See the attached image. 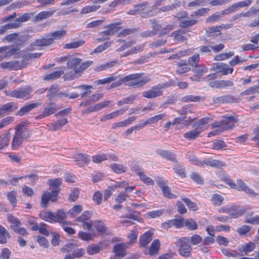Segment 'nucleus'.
<instances>
[{
	"label": "nucleus",
	"mask_w": 259,
	"mask_h": 259,
	"mask_svg": "<svg viewBox=\"0 0 259 259\" xmlns=\"http://www.w3.org/2000/svg\"><path fill=\"white\" fill-rule=\"evenodd\" d=\"M102 97H103L102 94L99 93V94H95V95L92 96L91 97H90V98L89 99H88L87 100L82 101L80 104L79 106H87L89 105H90V104L97 101L98 100H99Z\"/></svg>",
	"instance_id": "2f4dec72"
},
{
	"label": "nucleus",
	"mask_w": 259,
	"mask_h": 259,
	"mask_svg": "<svg viewBox=\"0 0 259 259\" xmlns=\"http://www.w3.org/2000/svg\"><path fill=\"white\" fill-rule=\"evenodd\" d=\"M195 66L194 72L197 76H201L208 71V68L204 65H199Z\"/></svg>",
	"instance_id": "6e6d98bb"
},
{
	"label": "nucleus",
	"mask_w": 259,
	"mask_h": 259,
	"mask_svg": "<svg viewBox=\"0 0 259 259\" xmlns=\"http://www.w3.org/2000/svg\"><path fill=\"white\" fill-rule=\"evenodd\" d=\"M9 135L10 133H8L4 136H0V150L8 146L10 142Z\"/></svg>",
	"instance_id": "37998d69"
},
{
	"label": "nucleus",
	"mask_w": 259,
	"mask_h": 259,
	"mask_svg": "<svg viewBox=\"0 0 259 259\" xmlns=\"http://www.w3.org/2000/svg\"><path fill=\"white\" fill-rule=\"evenodd\" d=\"M121 24V22H116L105 26V28L106 29L101 32L100 35L102 36H110L113 35L121 28L120 26Z\"/></svg>",
	"instance_id": "f8f14e48"
},
{
	"label": "nucleus",
	"mask_w": 259,
	"mask_h": 259,
	"mask_svg": "<svg viewBox=\"0 0 259 259\" xmlns=\"http://www.w3.org/2000/svg\"><path fill=\"white\" fill-rule=\"evenodd\" d=\"M18 109V106L14 102H9L0 106V118L9 114L10 112Z\"/></svg>",
	"instance_id": "2eb2a0df"
},
{
	"label": "nucleus",
	"mask_w": 259,
	"mask_h": 259,
	"mask_svg": "<svg viewBox=\"0 0 259 259\" xmlns=\"http://www.w3.org/2000/svg\"><path fill=\"white\" fill-rule=\"evenodd\" d=\"M234 55V53L233 52H229V53H223L216 55L214 59L216 61L224 60L229 58Z\"/></svg>",
	"instance_id": "5fc2aeb1"
},
{
	"label": "nucleus",
	"mask_w": 259,
	"mask_h": 259,
	"mask_svg": "<svg viewBox=\"0 0 259 259\" xmlns=\"http://www.w3.org/2000/svg\"><path fill=\"white\" fill-rule=\"evenodd\" d=\"M33 90L30 85L19 88L13 91H5L7 96L23 100H27L32 97Z\"/></svg>",
	"instance_id": "20e7f679"
},
{
	"label": "nucleus",
	"mask_w": 259,
	"mask_h": 259,
	"mask_svg": "<svg viewBox=\"0 0 259 259\" xmlns=\"http://www.w3.org/2000/svg\"><path fill=\"white\" fill-rule=\"evenodd\" d=\"M161 190L162 191L163 195L164 197L169 199L176 198V195L171 192L170 188L167 186H166L165 187L162 188Z\"/></svg>",
	"instance_id": "69168bd1"
},
{
	"label": "nucleus",
	"mask_w": 259,
	"mask_h": 259,
	"mask_svg": "<svg viewBox=\"0 0 259 259\" xmlns=\"http://www.w3.org/2000/svg\"><path fill=\"white\" fill-rule=\"evenodd\" d=\"M38 106L39 104L37 103L26 104L17 112L16 115L23 116Z\"/></svg>",
	"instance_id": "6ab92c4d"
},
{
	"label": "nucleus",
	"mask_w": 259,
	"mask_h": 259,
	"mask_svg": "<svg viewBox=\"0 0 259 259\" xmlns=\"http://www.w3.org/2000/svg\"><path fill=\"white\" fill-rule=\"evenodd\" d=\"M100 250L101 247L99 245L93 244L88 247L87 252L89 255H93L98 253Z\"/></svg>",
	"instance_id": "338daca9"
},
{
	"label": "nucleus",
	"mask_w": 259,
	"mask_h": 259,
	"mask_svg": "<svg viewBox=\"0 0 259 259\" xmlns=\"http://www.w3.org/2000/svg\"><path fill=\"white\" fill-rule=\"evenodd\" d=\"M93 225L99 232L105 233L106 231V227L102 221H95L93 222Z\"/></svg>",
	"instance_id": "de8ad7c7"
},
{
	"label": "nucleus",
	"mask_w": 259,
	"mask_h": 259,
	"mask_svg": "<svg viewBox=\"0 0 259 259\" xmlns=\"http://www.w3.org/2000/svg\"><path fill=\"white\" fill-rule=\"evenodd\" d=\"M117 63L116 61H113L108 62L106 64L99 65L95 68V70L97 71H100L102 70H105L109 68L114 66Z\"/></svg>",
	"instance_id": "864d4df0"
},
{
	"label": "nucleus",
	"mask_w": 259,
	"mask_h": 259,
	"mask_svg": "<svg viewBox=\"0 0 259 259\" xmlns=\"http://www.w3.org/2000/svg\"><path fill=\"white\" fill-rule=\"evenodd\" d=\"M58 190H53L51 192L43 193L41 198V206L42 207H47L50 200L52 202L56 201L58 198Z\"/></svg>",
	"instance_id": "9b49d317"
},
{
	"label": "nucleus",
	"mask_w": 259,
	"mask_h": 259,
	"mask_svg": "<svg viewBox=\"0 0 259 259\" xmlns=\"http://www.w3.org/2000/svg\"><path fill=\"white\" fill-rule=\"evenodd\" d=\"M160 243L158 239L154 240L149 248V254L151 256L158 254L160 249Z\"/></svg>",
	"instance_id": "cd10ccee"
},
{
	"label": "nucleus",
	"mask_w": 259,
	"mask_h": 259,
	"mask_svg": "<svg viewBox=\"0 0 259 259\" xmlns=\"http://www.w3.org/2000/svg\"><path fill=\"white\" fill-rule=\"evenodd\" d=\"M66 34L65 30L56 31L46 35L41 38L35 40L33 42V45L37 47L48 46L53 44L55 40L63 38Z\"/></svg>",
	"instance_id": "7ed1b4c3"
},
{
	"label": "nucleus",
	"mask_w": 259,
	"mask_h": 259,
	"mask_svg": "<svg viewBox=\"0 0 259 259\" xmlns=\"http://www.w3.org/2000/svg\"><path fill=\"white\" fill-rule=\"evenodd\" d=\"M137 96L135 95L130 96L126 98L123 99L122 100H119L117 102V104L119 106H121L124 104H132L134 101L137 98Z\"/></svg>",
	"instance_id": "603ef678"
},
{
	"label": "nucleus",
	"mask_w": 259,
	"mask_h": 259,
	"mask_svg": "<svg viewBox=\"0 0 259 259\" xmlns=\"http://www.w3.org/2000/svg\"><path fill=\"white\" fill-rule=\"evenodd\" d=\"M245 223L252 225L259 224V215H255L252 218H249L248 215L245 216Z\"/></svg>",
	"instance_id": "774afa93"
},
{
	"label": "nucleus",
	"mask_w": 259,
	"mask_h": 259,
	"mask_svg": "<svg viewBox=\"0 0 259 259\" xmlns=\"http://www.w3.org/2000/svg\"><path fill=\"white\" fill-rule=\"evenodd\" d=\"M10 237L9 233L5 227L0 224V243L5 244L7 242V238Z\"/></svg>",
	"instance_id": "4c0bfd02"
},
{
	"label": "nucleus",
	"mask_w": 259,
	"mask_h": 259,
	"mask_svg": "<svg viewBox=\"0 0 259 259\" xmlns=\"http://www.w3.org/2000/svg\"><path fill=\"white\" fill-rule=\"evenodd\" d=\"M246 210L245 208H241L238 205L230 204L219 208L218 211L229 214L231 218L235 219L242 215Z\"/></svg>",
	"instance_id": "39448f33"
},
{
	"label": "nucleus",
	"mask_w": 259,
	"mask_h": 259,
	"mask_svg": "<svg viewBox=\"0 0 259 259\" xmlns=\"http://www.w3.org/2000/svg\"><path fill=\"white\" fill-rule=\"evenodd\" d=\"M165 114L164 113L160 114L153 117H150L147 120H146L148 124H151L153 123H155L158 121L159 120L163 119L164 117H165Z\"/></svg>",
	"instance_id": "e2e57ef3"
},
{
	"label": "nucleus",
	"mask_w": 259,
	"mask_h": 259,
	"mask_svg": "<svg viewBox=\"0 0 259 259\" xmlns=\"http://www.w3.org/2000/svg\"><path fill=\"white\" fill-rule=\"evenodd\" d=\"M252 229V227L248 225H242L237 229V232L241 236L246 235Z\"/></svg>",
	"instance_id": "bf43d9fd"
},
{
	"label": "nucleus",
	"mask_w": 259,
	"mask_h": 259,
	"mask_svg": "<svg viewBox=\"0 0 259 259\" xmlns=\"http://www.w3.org/2000/svg\"><path fill=\"white\" fill-rule=\"evenodd\" d=\"M81 61V60L78 58H73L68 61L67 65L68 68L73 69L74 71V72L72 73V75L70 76L71 79L73 78L74 75L76 73H78L77 70L79 69Z\"/></svg>",
	"instance_id": "f3484780"
},
{
	"label": "nucleus",
	"mask_w": 259,
	"mask_h": 259,
	"mask_svg": "<svg viewBox=\"0 0 259 259\" xmlns=\"http://www.w3.org/2000/svg\"><path fill=\"white\" fill-rule=\"evenodd\" d=\"M126 109L122 108L119 110H116L114 112H112L111 113L107 114L105 115L102 119L101 121H106L108 120H110L113 119L114 118H116L118 117L119 115L123 114Z\"/></svg>",
	"instance_id": "7c9ffc66"
},
{
	"label": "nucleus",
	"mask_w": 259,
	"mask_h": 259,
	"mask_svg": "<svg viewBox=\"0 0 259 259\" xmlns=\"http://www.w3.org/2000/svg\"><path fill=\"white\" fill-rule=\"evenodd\" d=\"M92 216V213L90 211H84L82 214L79 217L75 219L76 222H84L89 220Z\"/></svg>",
	"instance_id": "0e129e2a"
},
{
	"label": "nucleus",
	"mask_w": 259,
	"mask_h": 259,
	"mask_svg": "<svg viewBox=\"0 0 259 259\" xmlns=\"http://www.w3.org/2000/svg\"><path fill=\"white\" fill-rule=\"evenodd\" d=\"M19 50H0V61L3 59L17 54Z\"/></svg>",
	"instance_id": "72a5a7b5"
},
{
	"label": "nucleus",
	"mask_w": 259,
	"mask_h": 259,
	"mask_svg": "<svg viewBox=\"0 0 259 259\" xmlns=\"http://www.w3.org/2000/svg\"><path fill=\"white\" fill-rule=\"evenodd\" d=\"M189 242L188 237H182L178 240L176 244L179 246V252L181 256L188 257L191 255L192 248L189 244Z\"/></svg>",
	"instance_id": "1a4fd4ad"
},
{
	"label": "nucleus",
	"mask_w": 259,
	"mask_h": 259,
	"mask_svg": "<svg viewBox=\"0 0 259 259\" xmlns=\"http://www.w3.org/2000/svg\"><path fill=\"white\" fill-rule=\"evenodd\" d=\"M56 10H51L50 11H42L38 13L35 16V19L37 21H41L52 16L55 12Z\"/></svg>",
	"instance_id": "c85d7f7f"
},
{
	"label": "nucleus",
	"mask_w": 259,
	"mask_h": 259,
	"mask_svg": "<svg viewBox=\"0 0 259 259\" xmlns=\"http://www.w3.org/2000/svg\"><path fill=\"white\" fill-rule=\"evenodd\" d=\"M73 158L76 162H81L82 163L88 164L91 161L90 156L84 153H77L74 154Z\"/></svg>",
	"instance_id": "393cba45"
},
{
	"label": "nucleus",
	"mask_w": 259,
	"mask_h": 259,
	"mask_svg": "<svg viewBox=\"0 0 259 259\" xmlns=\"http://www.w3.org/2000/svg\"><path fill=\"white\" fill-rule=\"evenodd\" d=\"M164 87L163 84H158L152 87L149 90L144 92L142 94L143 96L146 98L152 99L162 95V89Z\"/></svg>",
	"instance_id": "9d476101"
},
{
	"label": "nucleus",
	"mask_w": 259,
	"mask_h": 259,
	"mask_svg": "<svg viewBox=\"0 0 259 259\" xmlns=\"http://www.w3.org/2000/svg\"><path fill=\"white\" fill-rule=\"evenodd\" d=\"M237 98L230 95H225L218 97H214L213 99V103L216 104L233 103L237 102Z\"/></svg>",
	"instance_id": "ddd939ff"
},
{
	"label": "nucleus",
	"mask_w": 259,
	"mask_h": 259,
	"mask_svg": "<svg viewBox=\"0 0 259 259\" xmlns=\"http://www.w3.org/2000/svg\"><path fill=\"white\" fill-rule=\"evenodd\" d=\"M143 73L131 74L119 79L117 81L112 83L110 88H114L124 83L125 85L134 88L141 87L150 81L148 76H143Z\"/></svg>",
	"instance_id": "f257e3e1"
},
{
	"label": "nucleus",
	"mask_w": 259,
	"mask_h": 259,
	"mask_svg": "<svg viewBox=\"0 0 259 259\" xmlns=\"http://www.w3.org/2000/svg\"><path fill=\"white\" fill-rule=\"evenodd\" d=\"M203 130L200 127H196L194 130L185 133L184 137L188 140H193L199 137Z\"/></svg>",
	"instance_id": "aec40b11"
},
{
	"label": "nucleus",
	"mask_w": 259,
	"mask_h": 259,
	"mask_svg": "<svg viewBox=\"0 0 259 259\" xmlns=\"http://www.w3.org/2000/svg\"><path fill=\"white\" fill-rule=\"evenodd\" d=\"M67 215L63 209H59L56 213H54V222H58L61 225L66 222Z\"/></svg>",
	"instance_id": "a878e982"
},
{
	"label": "nucleus",
	"mask_w": 259,
	"mask_h": 259,
	"mask_svg": "<svg viewBox=\"0 0 259 259\" xmlns=\"http://www.w3.org/2000/svg\"><path fill=\"white\" fill-rule=\"evenodd\" d=\"M255 248V243L250 241L243 245L238 247L237 249L244 255H248V254L254 250Z\"/></svg>",
	"instance_id": "a211bd4d"
},
{
	"label": "nucleus",
	"mask_w": 259,
	"mask_h": 259,
	"mask_svg": "<svg viewBox=\"0 0 259 259\" xmlns=\"http://www.w3.org/2000/svg\"><path fill=\"white\" fill-rule=\"evenodd\" d=\"M7 198L9 200V202L12 204L13 207L16 206V204L17 202V193L16 191H12L8 193L7 194Z\"/></svg>",
	"instance_id": "09e8293b"
},
{
	"label": "nucleus",
	"mask_w": 259,
	"mask_h": 259,
	"mask_svg": "<svg viewBox=\"0 0 259 259\" xmlns=\"http://www.w3.org/2000/svg\"><path fill=\"white\" fill-rule=\"evenodd\" d=\"M175 172L182 178L186 177L185 168L183 165L177 164L174 167Z\"/></svg>",
	"instance_id": "4d7b16f0"
},
{
	"label": "nucleus",
	"mask_w": 259,
	"mask_h": 259,
	"mask_svg": "<svg viewBox=\"0 0 259 259\" xmlns=\"http://www.w3.org/2000/svg\"><path fill=\"white\" fill-rule=\"evenodd\" d=\"M206 34L208 37H217L221 34L219 28L217 26L209 27L206 30Z\"/></svg>",
	"instance_id": "c9c22d12"
},
{
	"label": "nucleus",
	"mask_w": 259,
	"mask_h": 259,
	"mask_svg": "<svg viewBox=\"0 0 259 259\" xmlns=\"http://www.w3.org/2000/svg\"><path fill=\"white\" fill-rule=\"evenodd\" d=\"M153 233L150 231L146 232L140 237V247H145L152 239Z\"/></svg>",
	"instance_id": "412c9836"
},
{
	"label": "nucleus",
	"mask_w": 259,
	"mask_h": 259,
	"mask_svg": "<svg viewBox=\"0 0 259 259\" xmlns=\"http://www.w3.org/2000/svg\"><path fill=\"white\" fill-rule=\"evenodd\" d=\"M40 217L42 220L47 222L54 223V213L53 212L50 211L44 212L40 214Z\"/></svg>",
	"instance_id": "13d9d810"
},
{
	"label": "nucleus",
	"mask_w": 259,
	"mask_h": 259,
	"mask_svg": "<svg viewBox=\"0 0 259 259\" xmlns=\"http://www.w3.org/2000/svg\"><path fill=\"white\" fill-rule=\"evenodd\" d=\"M113 249L115 255L113 257H111L110 259H120L124 256L126 254L125 245L123 244L115 245Z\"/></svg>",
	"instance_id": "dca6fc26"
},
{
	"label": "nucleus",
	"mask_w": 259,
	"mask_h": 259,
	"mask_svg": "<svg viewBox=\"0 0 259 259\" xmlns=\"http://www.w3.org/2000/svg\"><path fill=\"white\" fill-rule=\"evenodd\" d=\"M100 8V6H88L83 8L81 11L80 14H87L91 12H95Z\"/></svg>",
	"instance_id": "3c124183"
},
{
	"label": "nucleus",
	"mask_w": 259,
	"mask_h": 259,
	"mask_svg": "<svg viewBox=\"0 0 259 259\" xmlns=\"http://www.w3.org/2000/svg\"><path fill=\"white\" fill-rule=\"evenodd\" d=\"M110 167L114 172L118 174L126 172L127 169V167L124 165L116 163L111 164Z\"/></svg>",
	"instance_id": "c756f323"
},
{
	"label": "nucleus",
	"mask_w": 259,
	"mask_h": 259,
	"mask_svg": "<svg viewBox=\"0 0 259 259\" xmlns=\"http://www.w3.org/2000/svg\"><path fill=\"white\" fill-rule=\"evenodd\" d=\"M82 210V207L80 205H76L69 210L67 213L71 218H74L80 213Z\"/></svg>",
	"instance_id": "a19ab883"
},
{
	"label": "nucleus",
	"mask_w": 259,
	"mask_h": 259,
	"mask_svg": "<svg viewBox=\"0 0 259 259\" xmlns=\"http://www.w3.org/2000/svg\"><path fill=\"white\" fill-rule=\"evenodd\" d=\"M57 110V107L55 104L51 103L49 104L46 107L44 108L42 113L40 114L39 118H44L56 112Z\"/></svg>",
	"instance_id": "b1692460"
},
{
	"label": "nucleus",
	"mask_w": 259,
	"mask_h": 259,
	"mask_svg": "<svg viewBox=\"0 0 259 259\" xmlns=\"http://www.w3.org/2000/svg\"><path fill=\"white\" fill-rule=\"evenodd\" d=\"M137 174L139 177L140 180L146 185L152 186L154 185V181L142 171H138Z\"/></svg>",
	"instance_id": "e433bc0d"
},
{
	"label": "nucleus",
	"mask_w": 259,
	"mask_h": 259,
	"mask_svg": "<svg viewBox=\"0 0 259 259\" xmlns=\"http://www.w3.org/2000/svg\"><path fill=\"white\" fill-rule=\"evenodd\" d=\"M203 163L206 165H208L214 167H220L223 165L222 162L221 161L211 158H207L204 159Z\"/></svg>",
	"instance_id": "a18cd8bd"
},
{
	"label": "nucleus",
	"mask_w": 259,
	"mask_h": 259,
	"mask_svg": "<svg viewBox=\"0 0 259 259\" xmlns=\"http://www.w3.org/2000/svg\"><path fill=\"white\" fill-rule=\"evenodd\" d=\"M148 5L147 2L136 5L138 14H140L142 17H149L151 16L150 11L146 7Z\"/></svg>",
	"instance_id": "4be33fe9"
},
{
	"label": "nucleus",
	"mask_w": 259,
	"mask_h": 259,
	"mask_svg": "<svg viewBox=\"0 0 259 259\" xmlns=\"http://www.w3.org/2000/svg\"><path fill=\"white\" fill-rule=\"evenodd\" d=\"M63 74V71H57L46 75L44 78L46 80H54L58 78Z\"/></svg>",
	"instance_id": "49530a36"
},
{
	"label": "nucleus",
	"mask_w": 259,
	"mask_h": 259,
	"mask_svg": "<svg viewBox=\"0 0 259 259\" xmlns=\"http://www.w3.org/2000/svg\"><path fill=\"white\" fill-rule=\"evenodd\" d=\"M224 200V197L218 194H213L210 199L211 203L215 206H220Z\"/></svg>",
	"instance_id": "ea45409f"
},
{
	"label": "nucleus",
	"mask_w": 259,
	"mask_h": 259,
	"mask_svg": "<svg viewBox=\"0 0 259 259\" xmlns=\"http://www.w3.org/2000/svg\"><path fill=\"white\" fill-rule=\"evenodd\" d=\"M213 69L216 70L219 73L223 75H227L232 73L234 69L230 67L229 66L225 63H217L213 64Z\"/></svg>",
	"instance_id": "4468645a"
},
{
	"label": "nucleus",
	"mask_w": 259,
	"mask_h": 259,
	"mask_svg": "<svg viewBox=\"0 0 259 259\" xmlns=\"http://www.w3.org/2000/svg\"><path fill=\"white\" fill-rule=\"evenodd\" d=\"M28 39V35L20 33H13L5 36L3 40L12 43L15 46L18 47Z\"/></svg>",
	"instance_id": "6e6552de"
},
{
	"label": "nucleus",
	"mask_w": 259,
	"mask_h": 259,
	"mask_svg": "<svg viewBox=\"0 0 259 259\" xmlns=\"http://www.w3.org/2000/svg\"><path fill=\"white\" fill-rule=\"evenodd\" d=\"M223 15L221 12H217L213 15L209 16L206 20V22L207 23H213L215 22H217L220 20H221L223 17Z\"/></svg>",
	"instance_id": "8fccbe9b"
},
{
	"label": "nucleus",
	"mask_w": 259,
	"mask_h": 259,
	"mask_svg": "<svg viewBox=\"0 0 259 259\" xmlns=\"http://www.w3.org/2000/svg\"><path fill=\"white\" fill-rule=\"evenodd\" d=\"M92 161L95 163H100L103 161L107 160L106 154L97 153L96 155L92 156Z\"/></svg>",
	"instance_id": "79ce46f5"
},
{
	"label": "nucleus",
	"mask_w": 259,
	"mask_h": 259,
	"mask_svg": "<svg viewBox=\"0 0 259 259\" xmlns=\"http://www.w3.org/2000/svg\"><path fill=\"white\" fill-rule=\"evenodd\" d=\"M156 153L161 157L165 158L171 161H177L176 156L174 153L168 150H164L162 149H157L156 151Z\"/></svg>",
	"instance_id": "5701e85b"
},
{
	"label": "nucleus",
	"mask_w": 259,
	"mask_h": 259,
	"mask_svg": "<svg viewBox=\"0 0 259 259\" xmlns=\"http://www.w3.org/2000/svg\"><path fill=\"white\" fill-rule=\"evenodd\" d=\"M76 88L82 91L80 94L81 98L88 96L92 92L91 90L94 89L93 86L89 85H81L76 87Z\"/></svg>",
	"instance_id": "f704fd0d"
},
{
	"label": "nucleus",
	"mask_w": 259,
	"mask_h": 259,
	"mask_svg": "<svg viewBox=\"0 0 259 259\" xmlns=\"http://www.w3.org/2000/svg\"><path fill=\"white\" fill-rule=\"evenodd\" d=\"M205 100V97L199 96H194V95H187L182 99V101L183 102H200L203 101Z\"/></svg>",
	"instance_id": "473e14b6"
},
{
	"label": "nucleus",
	"mask_w": 259,
	"mask_h": 259,
	"mask_svg": "<svg viewBox=\"0 0 259 259\" xmlns=\"http://www.w3.org/2000/svg\"><path fill=\"white\" fill-rule=\"evenodd\" d=\"M183 31L181 29H179L171 33V35L175 37V39L179 41H184L187 39V37L183 35Z\"/></svg>",
	"instance_id": "680f3d73"
},
{
	"label": "nucleus",
	"mask_w": 259,
	"mask_h": 259,
	"mask_svg": "<svg viewBox=\"0 0 259 259\" xmlns=\"http://www.w3.org/2000/svg\"><path fill=\"white\" fill-rule=\"evenodd\" d=\"M15 130L11 147L13 150H18L22 146L24 141L30 137V133L27 130L26 125L23 123L17 125Z\"/></svg>",
	"instance_id": "f03ea898"
},
{
	"label": "nucleus",
	"mask_w": 259,
	"mask_h": 259,
	"mask_svg": "<svg viewBox=\"0 0 259 259\" xmlns=\"http://www.w3.org/2000/svg\"><path fill=\"white\" fill-rule=\"evenodd\" d=\"M226 182L231 188L237 189L238 191H244L252 197H255L256 196L259 195L258 194L255 193L252 189L249 188L241 179L237 180L236 184L230 179L226 180Z\"/></svg>",
	"instance_id": "0eeeda50"
},
{
	"label": "nucleus",
	"mask_w": 259,
	"mask_h": 259,
	"mask_svg": "<svg viewBox=\"0 0 259 259\" xmlns=\"http://www.w3.org/2000/svg\"><path fill=\"white\" fill-rule=\"evenodd\" d=\"M85 43L83 40H79L69 44H66L65 46V49H74L81 47Z\"/></svg>",
	"instance_id": "052dcab7"
},
{
	"label": "nucleus",
	"mask_w": 259,
	"mask_h": 259,
	"mask_svg": "<svg viewBox=\"0 0 259 259\" xmlns=\"http://www.w3.org/2000/svg\"><path fill=\"white\" fill-rule=\"evenodd\" d=\"M67 119L66 118H63L58 120L56 122L52 123L51 127H52V130L53 131H57L63 126L67 124Z\"/></svg>",
	"instance_id": "58836bf2"
},
{
	"label": "nucleus",
	"mask_w": 259,
	"mask_h": 259,
	"mask_svg": "<svg viewBox=\"0 0 259 259\" xmlns=\"http://www.w3.org/2000/svg\"><path fill=\"white\" fill-rule=\"evenodd\" d=\"M8 220L9 223L13 224L12 225H11V227L13 230L14 228H17L21 225V223L18 218L10 214L8 215Z\"/></svg>",
	"instance_id": "c03bdc74"
},
{
	"label": "nucleus",
	"mask_w": 259,
	"mask_h": 259,
	"mask_svg": "<svg viewBox=\"0 0 259 259\" xmlns=\"http://www.w3.org/2000/svg\"><path fill=\"white\" fill-rule=\"evenodd\" d=\"M236 120L234 116H224L221 121H215L211 124L212 128L222 130L223 131L232 129L234 126Z\"/></svg>",
	"instance_id": "423d86ee"
},
{
	"label": "nucleus",
	"mask_w": 259,
	"mask_h": 259,
	"mask_svg": "<svg viewBox=\"0 0 259 259\" xmlns=\"http://www.w3.org/2000/svg\"><path fill=\"white\" fill-rule=\"evenodd\" d=\"M136 117L134 116H132L128 117L127 119L124 120L123 121L115 122L112 124V128L113 129H116L118 127H125L131 124L136 120Z\"/></svg>",
	"instance_id": "bb28decb"
}]
</instances>
